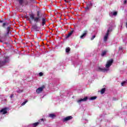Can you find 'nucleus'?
Instances as JSON below:
<instances>
[{
    "label": "nucleus",
    "instance_id": "32",
    "mask_svg": "<svg viewBox=\"0 0 127 127\" xmlns=\"http://www.w3.org/2000/svg\"><path fill=\"white\" fill-rule=\"evenodd\" d=\"M10 97L11 98H13V94L10 95Z\"/></svg>",
    "mask_w": 127,
    "mask_h": 127
},
{
    "label": "nucleus",
    "instance_id": "16",
    "mask_svg": "<svg viewBox=\"0 0 127 127\" xmlns=\"http://www.w3.org/2000/svg\"><path fill=\"white\" fill-rule=\"evenodd\" d=\"M127 80L124 81L121 83L122 86H125V85H127Z\"/></svg>",
    "mask_w": 127,
    "mask_h": 127
},
{
    "label": "nucleus",
    "instance_id": "21",
    "mask_svg": "<svg viewBox=\"0 0 127 127\" xmlns=\"http://www.w3.org/2000/svg\"><path fill=\"white\" fill-rule=\"evenodd\" d=\"M7 34H9V31H10V27H8L7 28Z\"/></svg>",
    "mask_w": 127,
    "mask_h": 127
},
{
    "label": "nucleus",
    "instance_id": "34",
    "mask_svg": "<svg viewBox=\"0 0 127 127\" xmlns=\"http://www.w3.org/2000/svg\"><path fill=\"white\" fill-rule=\"evenodd\" d=\"M122 49H123V48H122V47L119 48V50H122Z\"/></svg>",
    "mask_w": 127,
    "mask_h": 127
},
{
    "label": "nucleus",
    "instance_id": "2",
    "mask_svg": "<svg viewBox=\"0 0 127 127\" xmlns=\"http://www.w3.org/2000/svg\"><path fill=\"white\" fill-rule=\"evenodd\" d=\"M114 26V23H112V24H110L109 25V28L107 30V32L105 34L103 40L104 42H107L108 41V38H109V35H110V33L112 32V31L113 30V27Z\"/></svg>",
    "mask_w": 127,
    "mask_h": 127
},
{
    "label": "nucleus",
    "instance_id": "28",
    "mask_svg": "<svg viewBox=\"0 0 127 127\" xmlns=\"http://www.w3.org/2000/svg\"><path fill=\"white\" fill-rule=\"evenodd\" d=\"M86 9H90V7L88 6V5H87V6L85 7Z\"/></svg>",
    "mask_w": 127,
    "mask_h": 127
},
{
    "label": "nucleus",
    "instance_id": "33",
    "mask_svg": "<svg viewBox=\"0 0 127 127\" xmlns=\"http://www.w3.org/2000/svg\"><path fill=\"white\" fill-rule=\"evenodd\" d=\"M124 4H126L127 3V0H124Z\"/></svg>",
    "mask_w": 127,
    "mask_h": 127
},
{
    "label": "nucleus",
    "instance_id": "9",
    "mask_svg": "<svg viewBox=\"0 0 127 127\" xmlns=\"http://www.w3.org/2000/svg\"><path fill=\"white\" fill-rule=\"evenodd\" d=\"M117 14H118V12H117V11H110V12H109V15L111 17H113V16H117Z\"/></svg>",
    "mask_w": 127,
    "mask_h": 127
},
{
    "label": "nucleus",
    "instance_id": "17",
    "mask_svg": "<svg viewBox=\"0 0 127 127\" xmlns=\"http://www.w3.org/2000/svg\"><path fill=\"white\" fill-rule=\"evenodd\" d=\"M32 29H34V30H37V28H38V27L36 25H34L32 26Z\"/></svg>",
    "mask_w": 127,
    "mask_h": 127
},
{
    "label": "nucleus",
    "instance_id": "27",
    "mask_svg": "<svg viewBox=\"0 0 127 127\" xmlns=\"http://www.w3.org/2000/svg\"><path fill=\"white\" fill-rule=\"evenodd\" d=\"M88 6H92V5H93V4H92V3H89L87 5Z\"/></svg>",
    "mask_w": 127,
    "mask_h": 127
},
{
    "label": "nucleus",
    "instance_id": "5",
    "mask_svg": "<svg viewBox=\"0 0 127 127\" xmlns=\"http://www.w3.org/2000/svg\"><path fill=\"white\" fill-rule=\"evenodd\" d=\"M44 89H45V85H42L36 89V93H37V94H40L41 93H42V91Z\"/></svg>",
    "mask_w": 127,
    "mask_h": 127
},
{
    "label": "nucleus",
    "instance_id": "14",
    "mask_svg": "<svg viewBox=\"0 0 127 127\" xmlns=\"http://www.w3.org/2000/svg\"><path fill=\"white\" fill-rule=\"evenodd\" d=\"M107 52H108V51H107V50L103 51L102 53H101V56L102 57H104V56H106Z\"/></svg>",
    "mask_w": 127,
    "mask_h": 127
},
{
    "label": "nucleus",
    "instance_id": "3",
    "mask_svg": "<svg viewBox=\"0 0 127 127\" xmlns=\"http://www.w3.org/2000/svg\"><path fill=\"white\" fill-rule=\"evenodd\" d=\"M9 57L8 56L4 57L1 60H0V67L5 65L7 63H9Z\"/></svg>",
    "mask_w": 127,
    "mask_h": 127
},
{
    "label": "nucleus",
    "instance_id": "35",
    "mask_svg": "<svg viewBox=\"0 0 127 127\" xmlns=\"http://www.w3.org/2000/svg\"><path fill=\"white\" fill-rule=\"evenodd\" d=\"M0 22H2V20H0Z\"/></svg>",
    "mask_w": 127,
    "mask_h": 127
},
{
    "label": "nucleus",
    "instance_id": "37",
    "mask_svg": "<svg viewBox=\"0 0 127 127\" xmlns=\"http://www.w3.org/2000/svg\"><path fill=\"white\" fill-rule=\"evenodd\" d=\"M65 1H66V0H64Z\"/></svg>",
    "mask_w": 127,
    "mask_h": 127
},
{
    "label": "nucleus",
    "instance_id": "26",
    "mask_svg": "<svg viewBox=\"0 0 127 127\" xmlns=\"http://www.w3.org/2000/svg\"><path fill=\"white\" fill-rule=\"evenodd\" d=\"M95 37H96L95 35L92 36V37L91 38V40H94V39H95Z\"/></svg>",
    "mask_w": 127,
    "mask_h": 127
},
{
    "label": "nucleus",
    "instance_id": "7",
    "mask_svg": "<svg viewBox=\"0 0 127 127\" xmlns=\"http://www.w3.org/2000/svg\"><path fill=\"white\" fill-rule=\"evenodd\" d=\"M73 119V117L71 116H67L66 117H65L62 119V121L64 123H66V122H68V121H70V120H72Z\"/></svg>",
    "mask_w": 127,
    "mask_h": 127
},
{
    "label": "nucleus",
    "instance_id": "11",
    "mask_svg": "<svg viewBox=\"0 0 127 127\" xmlns=\"http://www.w3.org/2000/svg\"><path fill=\"white\" fill-rule=\"evenodd\" d=\"M49 118H51V119H55V118H56V115L55 114H50L49 115Z\"/></svg>",
    "mask_w": 127,
    "mask_h": 127
},
{
    "label": "nucleus",
    "instance_id": "10",
    "mask_svg": "<svg viewBox=\"0 0 127 127\" xmlns=\"http://www.w3.org/2000/svg\"><path fill=\"white\" fill-rule=\"evenodd\" d=\"M88 33V31H85L80 36V39H84L85 37H86V36L87 35Z\"/></svg>",
    "mask_w": 127,
    "mask_h": 127
},
{
    "label": "nucleus",
    "instance_id": "19",
    "mask_svg": "<svg viewBox=\"0 0 127 127\" xmlns=\"http://www.w3.org/2000/svg\"><path fill=\"white\" fill-rule=\"evenodd\" d=\"M106 91V88H103L101 91V94H104Z\"/></svg>",
    "mask_w": 127,
    "mask_h": 127
},
{
    "label": "nucleus",
    "instance_id": "12",
    "mask_svg": "<svg viewBox=\"0 0 127 127\" xmlns=\"http://www.w3.org/2000/svg\"><path fill=\"white\" fill-rule=\"evenodd\" d=\"M34 20L35 22H39V21H40V17L39 16L35 17Z\"/></svg>",
    "mask_w": 127,
    "mask_h": 127
},
{
    "label": "nucleus",
    "instance_id": "25",
    "mask_svg": "<svg viewBox=\"0 0 127 127\" xmlns=\"http://www.w3.org/2000/svg\"><path fill=\"white\" fill-rule=\"evenodd\" d=\"M39 76L40 77H42V76H43V73H42V72H40V73H39Z\"/></svg>",
    "mask_w": 127,
    "mask_h": 127
},
{
    "label": "nucleus",
    "instance_id": "1",
    "mask_svg": "<svg viewBox=\"0 0 127 127\" xmlns=\"http://www.w3.org/2000/svg\"><path fill=\"white\" fill-rule=\"evenodd\" d=\"M113 62H114L113 59H110L108 60L106 63L105 67H102L99 66L97 67V70L100 72H108V71L110 70V67H111V66H112Z\"/></svg>",
    "mask_w": 127,
    "mask_h": 127
},
{
    "label": "nucleus",
    "instance_id": "13",
    "mask_svg": "<svg viewBox=\"0 0 127 127\" xmlns=\"http://www.w3.org/2000/svg\"><path fill=\"white\" fill-rule=\"evenodd\" d=\"M46 23V19L45 18H42V25L43 26Z\"/></svg>",
    "mask_w": 127,
    "mask_h": 127
},
{
    "label": "nucleus",
    "instance_id": "20",
    "mask_svg": "<svg viewBox=\"0 0 127 127\" xmlns=\"http://www.w3.org/2000/svg\"><path fill=\"white\" fill-rule=\"evenodd\" d=\"M20 4H22L23 3V0H17Z\"/></svg>",
    "mask_w": 127,
    "mask_h": 127
},
{
    "label": "nucleus",
    "instance_id": "8",
    "mask_svg": "<svg viewBox=\"0 0 127 127\" xmlns=\"http://www.w3.org/2000/svg\"><path fill=\"white\" fill-rule=\"evenodd\" d=\"M0 113L1 115H5V114H7V108H3L0 110Z\"/></svg>",
    "mask_w": 127,
    "mask_h": 127
},
{
    "label": "nucleus",
    "instance_id": "23",
    "mask_svg": "<svg viewBox=\"0 0 127 127\" xmlns=\"http://www.w3.org/2000/svg\"><path fill=\"white\" fill-rule=\"evenodd\" d=\"M65 51L66 52V53H68V52H69V51H70V48H67L65 49Z\"/></svg>",
    "mask_w": 127,
    "mask_h": 127
},
{
    "label": "nucleus",
    "instance_id": "18",
    "mask_svg": "<svg viewBox=\"0 0 127 127\" xmlns=\"http://www.w3.org/2000/svg\"><path fill=\"white\" fill-rule=\"evenodd\" d=\"M30 18H31V19H32V20H34V15L33 14H31L30 15Z\"/></svg>",
    "mask_w": 127,
    "mask_h": 127
},
{
    "label": "nucleus",
    "instance_id": "15",
    "mask_svg": "<svg viewBox=\"0 0 127 127\" xmlns=\"http://www.w3.org/2000/svg\"><path fill=\"white\" fill-rule=\"evenodd\" d=\"M97 99V97L96 96H93L89 98L90 101H93L94 100H96Z\"/></svg>",
    "mask_w": 127,
    "mask_h": 127
},
{
    "label": "nucleus",
    "instance_id": "30",
    "mask_svg": "<svg viewBox=\"0 0 127 127\" xmlns=\"http://www.w3.org/2000/svg\"><path fill=\"white\" fill-rule=\"evenodd\" d=\"M6 24H7V23H3V26H5V25H6Z\"/></svg>",
    "mask_w": 127,
    "mask_h": 127
},
{
    "label": "nucleus",
    "instance_id": "4",
    "mask_svg": "<svg viewBox=\"0 0 127 127\" xmlns=\"http://www.w3.org/2000/svg\"><path fill=\"white\" fill-rule=\"evenodd\" d=\"M45 121V119H40L38 122L33 123V124H31V126H32V127H37V126H38V125H39V124H41V122H43V123H44Z\"/></svg>",
    "mask_w": 127,
    "mask_h": 127
},
{
    "label": "nucleus",
    "instance_id": "29",
    "mask_svg": "<svg viewBox=\"0 0 127 127\" xmlns=\"http://www.w3.org/2000/svg\"><path fill=\"white\" fill-rule=\"evenodd\" d=\"M73 33V32H70L68 33V35L71 36L72 35V34Z\"/></svg>",
    "mask_w": 127,
    "mask_h": 127
},
{
    "label": "nucleus",
    "instance_id": "22",
    "mask_svg": "<svg viewBox=\"0 0 127 127\" xmlns=\"http://www.w3.org/2000/svg\"><path fill=\"white\" fill-rule=\"evenodd\" d=\"M28 101L27 100H25L24 102H23L21 104V106H24V105H25V104H26V103H27Z\"/></svg>",
    "mask_w": 127,
    "mask_h": 127
},
{
    "label": "nucleus",
    "instance_id": "6",
    "mask_svg": "<svg viewBox=\"0 0 127 127\" xmlns=\"http://www.w3.org/2000/svg\"><path fill=\"white\" fill-rule=\"evenodd\" d=\"M87 100H88V97H85L84 98H80L77 100V103L79 104V105L82 104L83 102H86Z\"/></svg>",
    "mask_w": 127,
    "mask_h": 127
},
{
    "label": "nucleus",
    "instance_id": "24",
    "mask_svg": "<svg viewBox=\"0 0 127 127\" xmlns=\"http://www.w3.org/2000/svg\"><path fill=\"white\" fill-rule=\"evenodd\" d=\"M23 91L21 89H20V90L17 91V93H19V94H20V93H22Z\"/></svg>",
    "mask_w": 127,
    "mask_h": 127
},
{
    "label": "nucleus",
    "instance_id": "31",
    "mask_svg": "<svg viewBox=\"0 0 127 127\" xmlns=\"http://www.w3.org/2000/svg\"><path fill=\"white\" fill-rule=\"evenodd\" d=\"M70 35H69V34H68L66 37V38H68V37H70Z\"/></svg>",
    "mask_w": 127,
    "mask_h": 127
},
{
    "label": "nucleus",
    "instance_id": "36",
    "mask_svg": "<svg viewBox=\"0 0 127 127\" xmlns=\"http://www.w3.org/2000/svg\"><path fill=\"white\" fill-rule=\"evenodd\" d=\"M29 21H30V22H31V21H30V19H29Z\"/></svg>",
    "mask_w": 127,
    "mask_h": 127
}]
</instances>
